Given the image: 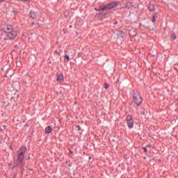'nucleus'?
<instances>
[{
  "label": "nucleus",
  "instance_id": "5",
  "mask_svg": "<svg viewBox=\"0 0 178 178\" xmlns=\"http://www.w3.org/2000/svg\"><path fill=\"white\" fill-rule=\"evenodd\" d=\"M118 5H119V1L112 2V3L107 4V8L108 9H113V8H116V6H118Z\"/></svg>",
  "mask_w": 178,
  "mask_h": 178
},
{
  "label": "nucleus",
  "instance_id": "4",
  "mask_svg": "<svg viewBox=\"0 0 178 178\" xmlns=\"http://www.w3.org/2000/svg\"><path fill=\"white\" fill-rule=\"evenodd\" d=\"M7 32V40H14V38H16V35H17V33L16 31L12 30L10 32Z\"/></svg>",
  "mask_w": 178,
  "mask_h": 178
},
{
  "label": "nucleus",
  "instance_id": "2",
  "mask_svg": "<svg viewBox=\"0 0 178 178\" xmlns=\"http://www.w3.org/2000/svg\"><path fill=\"white\" fill-rule=\"evenodd\" d=\"M133 99H134V102L136 105H140L141 102H143V98H141V95L138 92L134 94Z\"/></svg>",
  "mask_w": 178,
  "mask_h": 178
},
{
  "label": "nucleus",
  "instance_id": "15",
  "mask_svg": "<svg viewBox=\"0 0 178 178\" xmlns=\"http://www.w3.org/2000/svg\"><path fill=\"white\" fill-rule=\"evenodd\" d=\"M172 40H176V35L175 34H172L171 36Z\"/></svg>",
  "mask_w": 178,
  "mask_h": 178
},
{
  "label": "nucleus",
  "instance_id": "9",
  "mask_svg": "<svg viewBox=\"0 0 178 178\" xmlns=\"http://www.w3.org/2000/svg\"><path fill=\"white\" fill-rule=\"evenodd\" d=\"M51 131H52V127H51V126H49L47 128H45V133H47V134H49Z\"/></svg>",
  "mask_w": 178,
  "mask_h": 178
},
{
  "label": "nucleus",
  "instance_id": "16",
  "mask_svg": "<svg viewBox=\"0 0 178 178\" xmlns=\"http://www.w3.org/2000/svg\"><path fill=\"white\" fill-rule=\"evenodd\" d=\"M152 22H153V23H155V22H156V18H155V15L153 17V18L152 19Z\"/></svg>",
  "mask_w": 178,
  "mask_h": 178
},
{
  "label": "nucleus",
  "instance_id": "1",
  "mask_svg": "<svg viewBox=\"0 0 178 178\" xmlns=\"http://www.w3.org/2000/svg\"><path fill=\"white\" fill-rule=\"evenodd\" d=\"M27 151V148L26 147H22L18 150V156H17V162L19 163H22L23 160L24 159V154Z\"/></svg>",
  "mask_w": 178,
  "mask_h": 178
},
{
  "label": "nucleus",
  "instance_id": "23",
  "mask_svg": "<svg viewBox=\"0 0 178 178\" xmlns=\"http://www.w3.org/2000/svg\"><path fill=\"white\" fill-rule=\"evenodd\" d=\"M70 28L72 29V25L70 26Z\"/></svg>",
  "mask_w": 178,
  "mask_h": 178
},
{
  "label": "nucleus",
  "instance_id": "20",
  "mask_svg": "<svg viewBox=\"0 0 178 178\" xmlns=\"http://www.w3.org/2000/svg\"><path fill=\"white\" fill-rule=\"evenodd\" d=\"M143 150H144V152H147V148H145V147H143Z\"/></svg>",
  "mask_w": 178,
  "mask_h": 178
},
{
  "label": "nucleus",
  "instance_id": "14",
  "mask_svg": "<svg viewBox=\"0 0 178 178\" xmlns=\"http://www.w3.org/2000/svg\"><path fill=\"white\" fill-rule=\"evenodd\" d=\"M10 30H12V29L10 27H7L6 31H5L6 33H10V31H9Z\"/></svg>",
  "mask_w": 178,
  "mask_h": 178
},
{
  "label": "nucleus",
  "instance_id": "18",
  "mask_svg": "<svg viewBox=\"0 0 178 178\" xmlns=\"http://www.w3.org/2000/svg\"><path fill=\"white\" fill-rule=\"evenodd\" d=\"M19 1H22V2H30V1L31 0H19Z\"/></svg>",
  "mask_w": 178,
  "mask_h": 178
},
{
  "label": "nucleus",
  "instance_id": "22",
  "mask_svg": "<svg viewBox=\"0 0 178 178\" xmlns=\"http://www.w3.org/2000/svg\"><path fill=\"white\" fill-rule=\"evenodd\" d=\"M6 0H0V2H5Z\"/></svg>",
  "mask_w": 178,
  "mask_h": 178
},
{
  "label": "nucleus",
  "instance_id": "13",
  "mask_svg": "<svg viewBox=\"0 0 178 178\" xmlns=\"http://www.w3.org/2000/svg\"><path fill=\"white\" fill-rule=\"evenodd\" d=\"M131 3H127L125 8H127V9H130V8H131Z\"/></svg>",
  "mask_w": 178,
  "mask_h": 178
},
{
  "label": "nucleus",
  "instance_id": "10",
  "mask_svg": "<svg viewBox=\"0 0 178 178\" xmlns=\"http://www.w3.org/2000/svg\"><path fill=\"white\" fill-rule=\"evenodd\" d=\"M57 81H58L59 83H62V81H63V74H60L58 76Z\"/></svg>",
  "mask_w": 178,
  "mask_h": 178
},
{
  "label": "nucleus",
  "instance_id": "17",
  "mask_svg": "<svg viewBox=\"0 0 178 178\" xmlns=\"http://www.w3.org/2000/svg\"><path fill=\"white\" fill-rule=\"evenodd\" d=\"M104 88H106V90H108V88H109V86H108L107 83H105Z\"/></svg>",
  "mask_w": 178,
  "mask_h": 178
},
{
  "label": "nucleus",
  "instance_id": "8",
  "mask_svg": "<svg viewBox=\"0 0 178 178\" xmlns=\"http://www.w3.org/2000/svg\"><path fill=\"white\" fill-rule=\"evenodd\" d=\"M149 12H154L155 10V6L154 4H150L148 7Z\"/></svg>",
  "mask_w": 178,
  "mask_h": 178
},
{
  "label": "nucleus",
  "instance_id": "3",
  "mask_svg": "<svg viewBox=\"0 0 178 178\" xmlns=\"http://www.w3.org/2000/svg\"><path fill=\"white\" fill-rule=\"evenodd\" d=\"M127 123L129 129H133L134 126V120H133L131 115H128L127 117Z\"/></svg>",
  "mask_w": 178,
  "mask_h": 178
},
{
  "label": "nucleus",
  "instance_id": "19",
  "mask_svg": "<svg viewBox=\"0 0 178 178\" xmlns=\"http://www.w3.org/2000/svg\"><path fill=\"white\" fill-rule=\"evenodd\" d=\"M95 10H97V12H100L101 10V8L99 6V8H95Z\"/></svg>",
  "mask_w": 178,
  "mask_h": 178
},
{
  "label": "nucleus",
  "instance_id": "7",
  "mask_svg": "<svg viewBox=\"0 0 178 178\" xmlns=\"http://www.w3.org/2000/svg\"><path fill=\"white\" fill-rule=\"evenodd\" d=\"M117 35L118 38H123L124 37V33H123L122 31H118L117 33Z\"/></svg>",
  "mask_w": 178,
  "mask_h": 178
},
{
  "label": "nucleus",
  "instance_id": "12",
  "mask_svg": "<svg viewBox=\"0 0 178 178\" xmlns=\"http://www.w3.org/2000/svg\"><path fill=\"white\" fill-rule=\"evenodd\" d=\"M101 10H106L108 9V6H99Z\"/></svg>",
  "mask_w": 178,
  "mask_h": 178
},
{
  "label": "nucleus",
  "instance_id": "6",
  "mask_svg": "<svg viewBox=\"0 0 178 178\" xmlns=\"http://www.w3.org/2000/svg\"><path fill=\"white\" fill-rule=\"evenodd\" d=\"M30 16H31V17H32V19H35V17H37V13H35L33 10H31L30 12Z\"/></svg>",
  "mask_w": 178,
  "mask_h": 178
},
{
  "label": "nucleus",
  "instance_id": "21",
  "mask_svg": "<svg viewBox=\"0 0 178 178\" xmlns=\"http://www.w3.org/2000/svg\"><path fill=\"white\" fill-rule=\"evenodd\" d=\"M78 130H81V128L80 127V126H77Z\"/></svg>",
  "mask_w": 178,
  "mask_h": 178
},
{
  "label": "nucleus",
  "instance_id": "11",
  "mask_svg": "<svg viewBox=\"0 0 178 178\" xmlns=\"http://www.w3.org/2000/svg\"><path fill=\"white\" fill-rule=\"evenodd\" d=\"M69 60H70V58L69 57V55L66 54V55L65 56V62L66 63H67V62H69Z\"/></svg>",
  "mask_w": 178,
  "mask_h": 178
}]
</instances>
